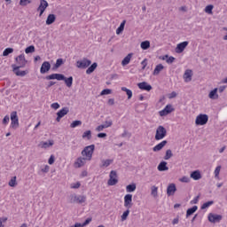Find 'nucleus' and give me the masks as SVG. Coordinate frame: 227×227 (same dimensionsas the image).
Here are the masks:
<instances>
[{
	"label": "nucleus",
	"mask_w": 227,
	"mask_h": 227,
	"mask_svg": "<svg viewBox=\"0 0 227 227\" xmlns=\"http://www.w3.org/2000/svg\"><path fill=\"white\" fill-rule=\"evenodd\" d=\"M93 152H95V145L85 146L82 151V157H86L87 160H91L93 157Z\"/></svg>",
	"instance_id": "obj_1"
},
{
	"label": "nucleus",
	"mask_w": 227,
	"mask_h": 227,
	"mask_svg": "<svg viewBox=\"0 0 227 227\" xmlns=\"http://www.w3.org/2000/svg\"><path fill=\"white\" fill-rule=\"evenodd\" d=\"M166 136H168V130H166V128H164V126H159L156 129L154 139L156 141H160V139H164Z\"/></svg>",
	"instance_id": "obj_2"
},
{
	"label": "nucleus",
	"mask_w": 227,
	"mask_h": 227,
	"mask_svg": "<svg viewBox=\"0 0 227 227\" xmlns=\"http://www.w3.org/2000/svg\"><path fill=\"white\" fill-rule=\"evenodd\" d=\"M208 123V116L207 114H200L195 120V125H207Z\"/></svg>",
	"instance_id": "obj_3"
},
{
	"label": "nucleus",
	"mask_w": 227,
	"mask_h": 227,
	"mask_svg": "<svg viewBox=\"0 0 227 227\" xmlns=\"http://www.w3.org/2000/svg\"><path fill=\"white\" fill-rule=\"evenodd\" d=\"M91 65V60L88 59L87 58H83L82 60L76 61L77 68H82V70L88 68Z\"/></svg>",
	"instance_id": "obj_4"
},
{
	"label": "nucleus",
	"mask_w": 227,
	"mask_h": 227,
	"mask_svg": "<svg viewBox=\"0 0 227 227\" xmlns=\"http://www.w3.org/2000/svg\"><path fill=\"white\" fill-rule=\"evenodd\" d=\"M71 200H70V203H85L86 202V196L84 195H75L73 194L70 196Z\"/></svg>",
	"instance_id": "obj_5"
},
{
	"label": "nucleus",
	"mask_w": 227,
	"mask_h": 227,
	"mask_svg": "<svg viewBox=\"0 0 227 227\" xmlns=\"http://www.w3.org/2000/svg\"><path fill=\"white\" fill-rule=\"evenodd\" d=\"M109 176L110 178L107 182L108 185H116V184H118V174L116 170H112Z\"/></svg>",
	"instance_id": "obj_6"
},
{
	"label": "nucleus",
	"mask_w": 227,
	"mask_h": 227,
	"mask_svg": "<svg viewBox=\"0 0 227 227\" xmlns=\"http://www.w3.org/2000/svg\"><path fill=\"white\" fill-rule=\"evenodd\" d=\"M15 61L18 64L17 67H20L22 68H24V67L27 65V60H26V57L24 56V54H20V56L16 57Z\"/></svg>",
	"instance_id": "obj_7"
},
{
	"label": "nucleus",
	"mask_w": 227,
	"mask_h": 227,
	"mask_svg": "<svg viewBox=\"0 0 227 227\" xmlns=\"http://www.w3.org/2000/svg\"><path fill=\"white\" fill-rule=\"evenodd\" d=\"M11 126L12 129L19 128V116L17 115V112H12L11 114Z\"/></svg>",
	"instance_id": "obj_8"
},
{
	"label": "nucleus",
	"mask_w": 227,
	"mask_h": 227,
	"mask_svg": "<svg viewBox=\"0 0 227 227\" xmlns=\"http://www.w3.org/2000/svg\"><path fill=\"white\" fill-rule=\"evenodd\" d=\"M12 71L18 77H25V75H27V71H20V67H17V65H12Z\"/></svg>",
	"instance_id": "obj_9"
},
{
	"label": "nucleus",
	"mask_w": 227,
	"mask_h": 227,
	"mask_svg": "<svg viewBox=\"0 0 227 227\" xmlns=\"http://www.w3.org/2000/svg\"><path fill=\"white\" fill-rule=\"evenodd\" d=\"M70 113V109L68 107H63L60 111L57 113V121H61V118L67 116Z\"/></svg>",
	"instance_id": "obj_10"
},
{
	"label": "nucleus",
	"mask_w": 227,
	"mask_h": 227,
	"mask_svg": "<svg viewBox=\"0 0 227 227\" xmlns=\"http://www.w3.org/2000/svg\"><path fill=\"white\" fill-rule=\"evenodd\" d=\"M209 223H221L223 215L210 213L207 217Z\"/></svg>",
	"instance_id": "obj_11"
},
{
	"label": "nucleus",
	"mask_w": 227,
	"mask_h": 227,
	"mask_svg": "<svg viewBox=\"0 0 227 227\" xmlns=\"http://www.w3.org/2000/svg\"><path fill=\"white\" fill-rule=\"evenodd\" d=\"M45 79L46 81H52L54 79H56L57 81H63V79H65V76L61 74H51L50 75H47Z\"/></svg>",
	"instance_id": "obj_12"
},
{
	"label": "nucleus",
	"mask_w": 227,
	"mask_h": 227,
	"mask_svg": "<svg viewBox=\"0 0 227 227\" xmlns=\"http://www.w3.org/2000/svg\"><path fill=\"white\" fill-rule=\"evenodd\" d=\"M124 207L126 208H132V194H126L124 196Z\"/></svg>",
	"instance_id": "obj_13"
},
{
	"label": "nucleus",
	"mask_w": 227,
	"mask_h": 227,
	"mask_svg": "<svg viewBox=\"0 0 227 227\" xmlns=\"http://www.w3.org/2000/svg\"><path fill=\"white\" fill-rule=\"evenodd\" d=\"M188 45H189V42L187 41L178 43L176 48V52L177 54H182V51H185V47H187Z\"/></svg>",
	"instance_id": "obj_14"
},
{
	"label": "nucleus",
	"mask_w": 227,
	"mask_h": 227,
	"mask_svg": "<svg viewBox=\"0 0 227 227\" xmlns=\"http://www.w3.org/2000/svg\"><path fill=\"white\" fill-rule=\"evenodd\" d=\"M139 90L144 91H152V85L148 84L146 82H142L137 83Z\"/></svg>",
	"instance_id": "obj_15"
},
{
	"label": "nucleus",
	"mask_w": 227,
	"mask_h": 227,
	"mask_svg": "<svg viewBox=\"0 0 227 227\" xmlns=\"http://www.w3.org/2000/svg\"><path fill=\"white\" fill-rule=\"evenodd\" d=\"M176 192V185L175 184H170L167 187V196H175Z\"/></svg>",
	"instance_id": "obj_16"
},
{
	"label": "nucleus",
	"mask_w": 227,
	"mask_h": 227,
	"mask_svg": "<svg viewBox=\"0 0 227 227\" xmlns=\"http://www.w3.org/2000/svg\"><path fill=\"white\" fill-rule=\"evenodd\" d=\"M51 70V63L49 61H44L40 68L41 74H47Z\"/></svg>",
	"instance_id": "obj_17"
},
{
	"label": "nucleus",
	"mask_w": 227,
	"mask_h": 227,
	"mask_svg": "<svg viewBox=\"0 0 227 227\" xmlns=\"http://www.w3.org/2000/svg\"><path fill=\"white\" fill-rule=\"evenodd\" d=\"M86 160H88V159L86 158H82V157L77 158L76 161L74 162V168H82V166L86 164Z\"/></svg>",
	"instance_id": "obj_18"
},
{
	"label": "nucleus",
	"mask_w": 227,
	"mask_h": 227,
	"mask_svg": "<svg viewBox=\"0 0 227 227\" xmlns=\"http://www.w3.org/2000/svg\"><path fill=\"white\" fill-rule=\"evenodd\" d=\"M184 79L185 82H191L192 81V70L187 69L184 74Z\"/></svg>",
	"instance_id": "obj_19"
},
{
	"label": "nucleus",
	"mask_w": 227,
	"mask_h": 227,
	"mask_svg": "<svg viewBox=\"0 0 227 227\" xmlns=\"http://www.w3.org/2000/svg\"><path fill=\"white\" fill-rule=\"evenodd\" d=\"M168 145V140H163L153 148V152H160Z\"/></svg>",
	"instance_id": "obj_20"
},
{
	"label": "nucleus",
	"mask_w": 227,
	"mask_h": 227,
	"mask_svg": "<svg viewBox=\"0 0 227 227\" xmlns=\"http://www.w3.org/2000/svg\"><path fill=\"white\" fill-rule=\"evenodd\" d=\"M113 162H114V160H101V164L99 165V168H109V166H111Z\"/></svg>",
	"instance_id": "obj_21"
},
{
	"label": "nucleus",
	"mask_w": 227,
	"mask_h": 227,
	"mask_svg": "<svg viewBox=\"0 0 227 227\" xmlns=\"http://www.w3.org/2000/svg\"><path fill=\"white\" fill-rule=\"evenodd\" d=\"M54 145V140H49V142H40V148H51V146Z\"/></svg>",
	"instance_id": "obj_22"
},
{
	"label": "nucleus",
	"mask_w": 227,
	"mask_h": 227,
	"mask_svg": "<svg viewBox=\"0 0 227 227\" xmlns=\"http://www.w3.org/2000/svg\"><path fill=\"white\" fill-rule=\"evenodd\" d=\"M133 56H134V53H129L121 61L122 67H127V65L130 63V59H132Z\"/></svg>",
	"instance_id": "obj_23"
},
{
	"label": "nucleus",
	"mask_w": 227,
	"mask_h": 227,
	"mask_svg": "<svg viewBox=\"0 0 227 227\" xmlns=\"http://www.w3.org/2000/svg\"><path fill=\"white\" fill-rule=\"evenodd\" d=\"M158 171H168L169 168L168 167L167 161H161L157 168Z\"/></svg>",
	"instance_id": "obj_24"
},
{
	"label": "nucleus",
	"mask_w": 227,
	"mask_h": 227,
	"mask_svg": "<svg viewBox=\"0 0 227 227\" xmlns=\"http://www.w3.org/2000/svg\"><path fill=\"white\" fill-rule=\"evenodd\" d=\"M193 180H201V172L200 170H194L190 175Z\"/></svg>",
	"instance_id": "obj_25"
},
{
	"label": "nucleus",
	"mask_w": 227,
	"mask_h": 227,
	"mask_svg": "<svg viewBox=\"0 0 227 227\" xmlns=\"http://www.w3.org/2000/svg\"><path fill=\"white\" fill-rule=\"evenodd\" d=\"M97 67H98V64L97 62H94L91 66H90L86 70L87 75L93 74L95 70H97Z\"/></svg>",
	"instance_id": "obj_26"
},
{
	"label": "nucleus",
	"mask_w": 227,
	"mask_h": 227,
	"mask_svg": "<svg viewBox=\"0 0 227 227\" xmlns=\"http://www.w3.org/2000/svg\"><path fill=\"white\" fill-rule=\"evenodd\" d=\"M56 22V15L55 14H49L46 19V25L51 26V24H54Z\"/></svg>",
	"instance_id": "obj_27"
},
{
	"label": "nucleus",
	"mask_w": 227,
	"mask_h": 227,
	"mask_svg": "<svg viewBox=\"0 0 227 227\" xmlns=\"http://www.w3.org/2000/svg\"><path fill=\"white\" fill-rule=\"evenodd\" d=\"M49 7V3L46 0H40V4L37 8V10H43L45 11Z\"/></svg>",
	"instance_id": "obj_28"
},
{
	"label": "nucleus",
	"mask_w": 227,
	"mask_h": 227,
	"mask_svg": "<svg viewBox=\"0 0 227 227\" xmlns=\"http://www.w3.org/2000/svg\"><path fill=\"white\" fill-rule=\"evenodd\" d=\"M162 70H164V66L162 64L157 65L153 70V75H159Z\"/></svg>",
	"instance_id": "obj_29"
},
{
	"label": "nucleus",
	"mask_w": 227,
	"mask_h": 227,
	"mask_svg": "<svg viewBox=\"0 0 227 227\" xmlns=\"http://www.w3.org/2000/svg\"><path fill=\"white\" fill-rule=\"evenodd\" d=\"M62 81H64L66 86H67V88H72V84H74V77L69 76L68 78H67L65 76V79H62Z\"/></svg>",
	"instance_id": "obj_30"
},
{
	"label": "nucleus",
	"mask_w": 227,
	"mask_h": 227,
	"mask_svg": "<svg viewBox=\"0 0 227 227\" xmlns=\"http://www.w3.org/2000/svg\"><path fill=\"white\" fill-rule=\"evenodd\" d=\"M208 97L212 100H215L216 98H219V95L217 94V88H215L213 90H211L208 94Z\"/></svg>",
	"instance_id": "obj_31"
},
{
	"label": "nucleus",
	"mask_w": 227,
	"mask_h": 227,
	"mask_svg": "<svg viewBox=\"0 0 227 227\" xmlns=\"http://www.w3.org/2000/svg\"><path fill=\"white\" fill-rule=\"evenodd\" d=\"M151 196H153V198H159V187L155 185L151 187Z\"/></svg>",
	"instance_id": "obj_32"
},
{
	"label": "nucleus",
	"mask_w": 227,
	"mask_h": 227,
	"mask_svg": "<svg viewBox=\"0 0 227 227\" xmlns=\"http://www.w3.org/2000/svg\"><path fill=\"white\" fill-rule=\"evenodd\" d=\"M125 24H127V20H124L116 29V35H121V33H123V29H125Z\"/></svg>",
	"instance_id": "obj_33"
},
{
	"label": "nucleus",
	"mask_w": 227,
	"mask_h": 227,
	"mask_svg": "<svg viewBox=\"0 0 227 227\" xmlns=\"http://www.w3.org/2000/svg\"><path fill=\"white\" fill-rule=\"evenodd\" d=\"M65 61L63 60V59H58L55 65L52 67V70H58V68H59V67H61V65H64Z\"/></svg>",
	"instance_id": "obj_34"
},
{
	"label": "nucleus",
	"mask_w": 227,
	"mask_h": 227,
	"mask_svg": "<svg viewBox=\"0 0 227 227\" xmlns=\"http://www.w3.org/2000/svg\"><path fill=\"white\" fill-rule=\"evenodd\" d=\"M196 210H198V206H193L192 207L188 208L186 211V217H190V215H192V214H194Z\"/></svg>",
	"instance_id": "obj_35"
},
{
	"label": "nucleus",
	"mask_w": 227,
	"mask_h": 227,
	"mask_svg": "<svg viewBox=\"0 0 227 227\" xmlns=\"http://www.w3.org/2000/svg\"><path fill=\"white\" fill-rule=\"evenodd\" d=\"M140 47L143 51H147V49H150V41L142 42Z\"/></svg>",
	"instance_id": "obj_36"
},
{
	"label": "nucleus",
	"mask_w": 227,
	"mask_h": 227,
	"mask_svg": "<svg viewBox=\"0 0 227 227\" xmlns=\"http://www.w3.org/2000/svg\"><path fill=\"white\" fill-rule=\"evenodd\" d=\"M171 157H173V152L171 151V149H168L164 156V160H169Z\"/></svg>",
	"instance_id": "obj_37"
},
{
	"label": "nucleus",
	"mask_w": 227,
	"mask_h": 227,
	"mask_svg": "<svg viewBox=\"0 0 227 227\" xmlns=\"http://www.w3.org/2000/svg\"><path fill=\"white\" fill-rule=\"evenodd\" d=\"M82 137V139H88L90 141V139H91V130H87L83 132Z\"/></svg>",
	"instance_id": "obj_38"
},
{
	"label": "nucleus",
	"mask_w": 227,
	"mask_h": 227,
	"mask_svg": "<svg viewBox=\"0 0 227 227\" xmlns=\"http://www.w3.org/2000/svg\"><path fill=\"white\" fill-rule=\"evenodd\" d=\"M121 91H125L126 95L128 96V99L130 100L132 98V90L127 89L126 87L121 88Z\"/></svg>",
	"instance_id": "obj_39"
},
{
	"label": "nucleus",
	"mask_w": 227,
	"mask_h": 227,
	"mask_svg": "<svg viewBox=\"0 0 227 227\" xmlns=\"http://www.w3.org/2000/svg\"><path fill=\"white\" fill-rule=\"evenodd\" d=\"M127 192H134L136 191V184H131L126 186Z\"/></svg>",
	"instance_id": "obj_40"
},
{
	"label": "nucleus",
	"mask_w": 227,
	"mask_h": 227,
	"mask_svg": "<svg viewBox=\"0 0 227 227\" xmlns=\"http://www.w3.org/2000/svg\"><path fill=\"white\" fill-rule=\"evenodd\" d=\"M128 208L126 211L123 212V214L121 216V221H127V217H129V214H130V210Z\"/></svg>",
	"instance_id": "obj_41"
},
{
	"label": "nucleus",
	"mask_w": 227,
	"mask_h": 227,
	"mask_svg": "<svg viewBox=\"0 0 227 227\" xmlns=\"http://www.w3.org/2000/svg\"><path fill=\"white\" fill-rule=\"evenodd\" d=\"M213 10H214V5L209 4V5H207V6L205 7L204 12H205L206 13H208L209 15H212V11H213Z\"/></svg>",
	"instance_id": "obj_42"
},
{
	"label": "nucleus",
	"mask_w": 227,
	"mask_h": 227,
	"mask_svg": "<svg viewBox=\"0 0 227 227\" xmlns=\"http://www.w3.org/2000/svg\"><path fill=\"white\" fill-rule=\"evenodd\" d=\"M26 54H33L35 52V46L30 45L25 49Z\"/></svg>",
	"instance_id": "obj_43"
},
{
	"label": "nucleus",
	"mask_w": 227,
	"mask_h": 227,
	"mask_svg": "<svg viewBox=\"0 0 227 227\" xmlns=\"http://www.w3.org/2000/svg\"><path fill=\"white\" fill-rule=\"evenodd\" d=\"M80 125H82V121H74L71 123L70 127H71V129H75V127H80Z\"/></svg>",
	"instance_id": "obj_44"
},
{
	"label": "nucleus",
	"mask_w": 227,
	"mask_h": 227,
	"mask_svg": "<svg viewBox=\"0 0 227 227\" xmlns=\"http://www.w3.org/2000/svg\"><path fill=\"white\" fill-rule=\"evenodd\" d=\"M212 205H214V200H209L201 206V210H205V208H208Z\"/></svg>",
	"instance_id": "obj_45"
},
{
	"label": "nucleus",
	"mask_w": 227,
	"mask_h": 227,
	"mask_svg": "<svg viewBox=\"0 0 227 227\" xmlns=\"http://www.w3.org/2000/svg\"><path fill=\"white\" fill-rule=\"evenodd\" d=\"M10 187H15L17 185V176L12 177V179L9 181Z\"/></svg>",
	"instance_id": "obj_46"
},
{
	"label": "nucleus",
	"mask_w": 227,
	"mask_h": 227,
	"mask_svg": "<svg viewBox=\"0 0 227 227\" xmlns=\"http://www.w3.org/2000/svg\"><path fill=\"white\" fill-rule=\"evenodd\" d=\"M12 53H13V48H6L3 52V56H10Z\"/></svg>",
	"instance_id": "obj_47"
},
{
	"label": "nucleus",
	"mask_w": 227,
	"mask_h": 227,
	"mask_svg": "<svg viewBox=\"0 0 227 227\" xmlns=\"http://www.w3.org/2000/svg\"><path fill=\"white\" fill-rule=\"evenodd\" d=\"M219 173H221V166H217L215 169V178H219Z\"/></svg>",
	"instance_id": "obj_48"
},
{
	"label": "nucleus",
	"mask_w": 227,
	"mask_h": 227,
	"mask_svg": "<svg viewBox=\"0 0 227 227\" xmlns=\"http://www.w3.org/2000/svg\"><path fill=\"white\" fill-rule=\"evenodd\" d=\"M20 6H27V4H31V0H20Z\"/></svg>",
	"instance_id": "obj_49"
},
{
	"label": "nucleus",
	"mask_w": 227,
	"mask_h": 227,
	"mask_svg": "<svg viewBox=\"0 0 227 227\" xmlns=\"http://www.w3.org/2000/svg\"><path fill=\"white\" fill-rule=\"evenodd\" d=\"M113 93V90L110 89H105L101 91L100 95H111Z\"/></svg>",
	"instance_id": "obj_50"
},
{
	"label": "nucleus",
	"mask_w": 227,
	"mask_h": 227,
	"mask_svg": "<svg viewBox=\"0 0 227 227\" xmlns=\"http://www.w3.org/2000/svg\"><path fill=\"white\" fill-rule=\"evenodd\" d=\"M164 109L167 111V113H168V114L173 113L174 111L173 106L171 105H167Z\"/></svg>",
	"instance_id": "obj_51"
},
{
	"label": "nucleus",
	"mask_w": 227,
	"mask_h": 227,
	"mask_svg": "<svg viewBox=\"0 0 227 227\" xmlns=\"http://www.w3.org/2000/svg\"><path fill=\"white\" fill-rule=\"evenodd\" d=\"M103 125H104L106 129H109V127H112V126H113V120L106 121Z\"/></svg>",
	"instance_id": "obj_52"
},
{
	"label": "nucleus",
	"mask_w": 227,
	"mask_h": 227,
	"mask_svg": "<svg viewBox=\"0 0 227 227\" xmlns=\"http://www.w3.org/2000/svg\"><path fill=\"white\" fill-rule=\"evenodd\" d=\"M198 201H200V195H198L192 200H191V205H197Z\"/></svg>",
	"instance_id": "obj_53"
},
{
	"label": "nucleus",
	"mask_w": 227,
	"mask_h": 227,
	"mask_svg": "<svg viewBox=\"0 0 227 227\" xmlns=\"http://www.w3.org/2000/svg\"><path fill=\"white\" fill-rule=\"evenodd\" d=\"M180 182H183L184 184H189V182H191V179L187 176H183L181 179H180Z\"/></svg>",
	"instance_id": "obj_54"
},
{
	"label": "nucleus",
	"mask_w": 227,
	"mask_h": 227,
	"mask_svg": "<svg viewBox=\"0 0 227 227\" xmlns=\"http://www.w3.org/2000/svg\"><path fill=\"white\" fill-rule=\"evenodd\" d=\"M6 221H8L7 217H0V227H4L3 223H6Z\"/></svg>",
	"instance_id": "obj_55"
},
{
	"label": "nucleus",
	"mask_w": 227,
	"mask_h": 227,
	"mask_svg": "<svg viewBox=\"0 0 227 227\" xmlns=\"http://www.w3.org/2000/svg\"><path fill=\"white\" fill-rule=\"evenodd\" d=\"M79 187H81V183L79 182L71 184V189H79Z\"/></svg>",
	"instance_id": "obj_56"
},
{
	"label": "nucleus",
	"mask_w": 227,
	"mask_h": 227,
	"mask_svg": "<svg viewBox=\"0 0 227 227\" xmlns=\"http://www.w3.org/2000/svg\"><path fill=\"white\" fill-rule=\"evenodd\" d=\"M54 160H55L54 155H51V157L48 160V163L50 164V166H52V164H54Z\"/></svg>",
	"instance_id": "obj_57"
},
{
	"label": "nucleus",
	"mask_w": 227,
	"mask_h": 227,
	"mask_svg": "<svg viewBox=\"0 0 227 227\" xmlns=\"http://www.w3.org/2000/svg\"><path fill=\"white\" fill-rule=\"evenodd\" d=\"M10 121V116L5 115L3 119V124L7 125V123Z\"/></svg>",
	"instance_id": "obj_58"
},
{
	"label": "nucleus",
	"mask_w": 227,
	"mask_h": 227,
	"mask_svg": "<svg viewBox=\"0 0 227 227\" xmlns=\"http://www.w3.org/2000/svg\"><path fill=\"white\" fill-rule=\"evenodd\" d=\"M175 57H168V59H167L166 62L168 64V65H171V63H174L175 62Z\"/></svg>",
	"instance_id": "obj_59"
},
{
	"label": "nucleus",
	"mask_w": 227,
	"mask_h": 227,
	"mask_svg": "<svg viewBox=\"0 0 227 227\" xmlns=\"http://www.w3.org/2000/svg\"><path fill=\"white\" fill-rule=\"evenodd\" d=\"M104 129H106V126L104 124H101V125L97 127L96 130L98 132H102V130H104Z\"/></svg>",
	"instance_id": "obj_60"
},
{
	"label": "nucleus",
	"mask_w": 227,
	"mask_h": 227,
	"mask_svg": "<svg viewBox=\"0 0 227 227\" xmlns=\"http://www.w3.org/2000/svg\"><path fill=\"white\" fill-rule=\"evenodd\" d=\"M160 116H167V114H169L168 111L165 110V108L159 112Z\"/></svg>",
	"instance_id": "obj_61"
},
{
	"label": "nucleus",
	"mask_w": 227,
	"mask_h": 227,
	"mask_svg": "<svg viewBox=\"0 0 227 227\" xmlns=\"http://www.w3.org/2000/svg\"><path fill=\"white\" fill-rule=\"evenodd\" d=\"M91 222V218H87L83 223H82V227L88 226L90 223Z\"/></svg>",
	"instance_id": "obj_62"
},
{
	"label": "nucleus",
	"mask_w": 227,
	"mask_h": 227,
	"mask_svg": "<svg viewBox=\"0 0 227 227\" xmlns=\"http://www.w3.org/2000/svg\"><path fill=\"white\" fill-rule=\"evenodd\" d=\"M51 109H59L60 106L59 105V103H52L51 105Z\"/></svg>",
	"instance_id": "obj_63"
},
{
	"label": "nucleus",
	"mask_w": 227,
	"mask_h": 227,
	"mask_svg": "<svg viewBox=\"0 0 227 227\" xmlns=\"http://www.w3.org/2000/svg\"><path fill=\"white\" fill-rule=\"evenodd\" d=\"M147 61H148V60H147L146 59H145L141 62V65L143 66L142 70H145V68H146V65H148Z\"/></svg>",
	"instance_id": "obj_64"
}]
</instances>
